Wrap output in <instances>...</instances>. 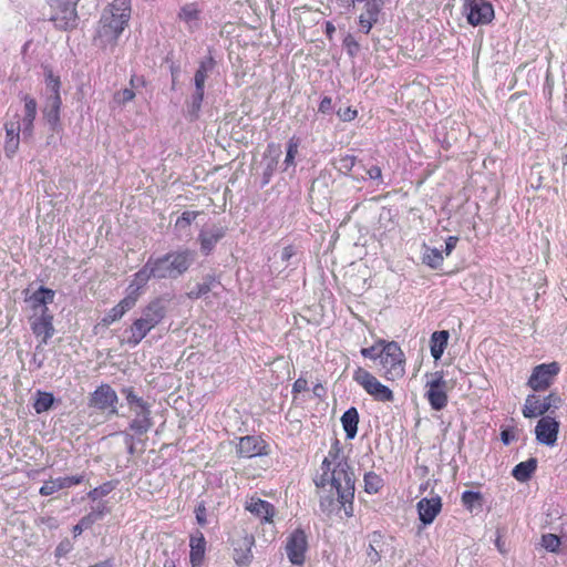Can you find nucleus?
Returning <instances> with one entry per match:
<instances>
[{
	"instance_id": "22",
	"label": "nucleus",
	"mask_w": 567,
	"mask_h": 567,
	"mask_svg": "<svg viewBox=\"0 0 567 567\" xmlns=\"http://www.w3.org/2000/svg\"><path fill=\"white\" fill-rule=\"evenodd\" d=\"M136 302L133 297L125 296L116 306L109 310L103 317L102 324L110 326L115 321H118L123 316L134 308Z\"/></svg>"
},
{
	"instance_id": "12",
	"label": "nucleus",
	"mask_w": 567,
	"mask_h": 567,
	"mask_svg": "<svg viewBox=\"0 0 567 567\" xmlns=\"http://www.w3.org/2000/svg\"><path fill=\"white\" fill-rule=\"evenodd\" d=\"M559 372V365L556 362L549 364H539L534 370L528 380V385L535 390L540 391L549 386L553 377Z\"/></svg>"
},
{
	"instance_id": "51",
	"label": "nucleus",
	"mask_w": 567,
	"mask_h": 567,
	"mask_svg": "<svg viewBox=\"0 0 567 567\" xmlns=\"http://www.w3.org/2000/svg\"><path fill=\"white\" fill-rule=\"evenodd\" d=\"M355 158L353 156H344L339 159V169L341 172H349L353 168Z\"/></svg>"
},
{
	"instance_id": "18",
	"label": "nucleus",
	"mask_w": 567,
	"mask_h": 567,
	"mask_svg": "<svg viewBox=\"0 0 567 567\" xmlns=\"http://www.w3.org/2000/svg\"><path fill=\"white\" fill-rule=\"evenodd\" d=\"M441 508L442 502L440 496L422 498L417 503V511L421 522L425 525L431 524L441 512Z\"/></svg>"
},
{
	"instance_id": "49",
	"label": "nucleus",
	"mask_w": 567,
	"mask_h": 567,
	"mask_svg": "<svg viewBox=\"0 0 567 567\" xmlns=\"http://www.w3.org/2000/svg\"><path fill=\"white\" fill-rule=\"evenodd\" d=\"M480 498H481V495L476 492L465 491L462 494V502L468 508H471L474 505V503L478 502Z\"/></svg>"
},
{
	"instance_id": "54",
	"label": "nucleus",
	"mask_w": 567,
	"mask_h": 567,
	"mask_svg": "<svg viewBox=\"0 0 567 567\" xmlns=\"http://www.w3.org/2000/svg\"><path fill=\"white\" fill-rule=\"evenodd\" d=\"M24 114L37 115V102L34 99L29 96L24 97Z\"/></svg>"
},
{
	"instance_id": "9",
	"label": "nucleus",
	"mask_w": 567,
	"mask_h": 567,
	"mask_svg": "<svg viewBox=\"0 0 567 567\" xmlns=\"http://www.w3.org/2000/svg\"><path fill=\"white\" fill-rule=\"evenodd\" d=\"M308 548L307 536L302 529L293 530L286 543V553L289 560L295 565H302Z\"/></svg>"
},
{
	"instance_id": "63",
	"label": "nucleus",
	"mask_w": 567,
	"mask_h": 567,
	"mask_svg": "<svg viewBox=\"0 0 567 567\" xmlns=\"http://www.w3.org/2000/svg\"><path fill=\"white\" fill-rule=\"evenodd\" d=\"M367 174L371 179H379L381 178V168L379 166H372L368 169Z\"/></svg>"
},
{
	"instance_id": "25",
	"label": "nucleus",
	"mask_w": 567,
	"mask_h": 567,
	"mask_svg": "<svg viewBox=\"0 0 567 567\" xmlns=\"http://www.w3.org/2000/svg\"><path fill=\"white\" fill-rule=\"evenodd\" d=\"M61 96L60 94L49 95L43 109V115L47 122L54 130L60 122V109H61Z\"/></svg>"
},
{
	"instance_id": "20",
	"label": "nucleus",
	"mask_w": 567,
	"mask_h": 567,
	"mask_svg": "<svg viewBox=\"0 0 567 567\" xmlns=\"http://www.w3.org/2000/svg\"><path fill=\"white\" fill-rule=\"evenodd\" d=\"M190 554L189 559L193 567L202 565L205 557L206 540L202 532L197 530L190 535L189 539Z\"/></svg>"
},
{
	"instance_id": "37",
	"label": "nucleus",
	"mask_w": 567,
	"mask_h": 567,
	"mask_svg": "<svg viewBox=\"0 0 567 567\" xmlns=\"http://www.w3.org/2000/svg\"><path fill=\"white\" fill-rule=\"evenodd\" d=\"M103 517V512H91L80 519V522L74 526L73 533L74 535H80L84 529L90 528L95 522L100 520Z\"/></svg>"
},
{
	"instance_id": "19",
	"label": "nucleus",
	"mask_w": 567,
	"mask_h": 567,
	"mask_svg": "<svg viewBox=\"0 0 567 567\" xmlns=\"http://www.w3.org/2000/svg\"><path fill=\"white\" fill-rule=\"evenodd\" d=\"M245 508L254 514L255 516L261 518L266 523H271L272 517L275 515V507L258 497H251L246 502Z\"/></svg>"
},
{
	"instance_id": "6",
	"label": "nucleus",
	"mask_w": 567,
	"mask_h": 567,
	"mask_svg": "<svg viewBox=\"0 0 567 567\" xmlns=\"http://www.w3.org/2000/svg\"><path fill=\"white\" fill-rule=\"evenodd\" d=\"M51 8V21L58 31L70 32L76 25V4L80 0H48Z\"/></svg>"
},
{
	"instance_id": "53",
	"label": "nucleus",
	"mask_w": 567,
	"mask_h": 567,
	"mask_svg": "<svg viewBox=\"0 0 567 567\" xmlns=\"http://www.w3.org/2000/svg\"><path fill=\"white\" fill-rule=\"evenodd\" d=\"M195 514H196V520L199 525L202 526H205L207 524V519H206V507L205 505L202 503L199 504L196 509H195Z\"/></svg>"
},
{
	"instance_id": "21",
	"label": "nucleus",
	"mask_w": 567,
	"mask_h": 567,
	"mask_svg": "<svg viewBox=\"0 0 567 567\" xmlns=\"http://www.w3.org/2000/svg\"><path fill=\"white\" fill-rule=\"evenodd\" d=\"M225 236L221 227H213L203 229L198 236L200 243V250L203 254L208 255L214 249L215 245Z\"/></svg>"
},
{
	"instance_id": "32",
	"label": "nucleus",
	"mask_w": 567,
	"mask_h": 567,
	"mask_svg": "<svg viewBox=\"0 0 567 567\" xmlns=\"http://www.w3.org/2000/svg\"><path fill=\"white\" fill-rule=\"evenodd\" d=\"M537 466V462L535 458H529L528 461L520 462L517 464L512 474L519 482H526L532 474L535 472Z\"/></svg>"
},
{
	"instance_id": "2",
	"label": "nucleus",
	"mask_w": 567,
	"mask_h": 567,
	"mask_svg": "<svg viewBox=\"0 0 567 567\" xmlns=\"http://www.w3.org/2000/svg\"><path fill=\"white\" fill-rule=\"evenodd\" d=\"M166 315L165 302L162 299L152 300L142 309L141 317L136 318L123 332V342L136 347Z\"/></svg>"
},
{
	"instance_id": "4",
	"label": "nucleus",
	"mask_w": 567,
	"mask_h": 567,
	"mask_svg": "<svg viewBox=\"0 0 567 567\" xmlns=\"http://www.w3.org/2000/svg\"><path fill=\"white\" fill-rule=\"evenodd\" d=\"M130 18V0H114L103 12L101 28L104 35L120 34Z\"/></svg>"
},
{
	"instance_id": "45",
	"label": "nucleus",
	"mask_w": 567,
	"mask_h": 567,
	"mask_svg": "<svg viewBox=\"0 0 567 567\" xmlns=\"http://www.w3.org/2000/svg\"><path fill=\"white\" fill-rule=\"evenodd\" d=\"M386 343L385 341L383 340H380L377 344L370 347V348H362L361 349V354L364 357V358H369V359H372V360H375V359H380V352H381V349L380 347L383 348V344Z\"/></svg>"
},
{
	"instance_id": "33",
	"label": "nucleus",
	"mask_w": 567,
	"mask_h": 567,
	"mask_svg": "<svg viewBox=\"0 0 567 567\" xmlns=\"http://www.w3.org/2000/svg\"><path fill=\"white\" fill-rule=\"evenodd\" d=\"M427 400L434 410H442L447 404V395L444 389H430L426 391Z\"/></svg>"
},
{
	"instance_id": "55",
	"label": "nucleus",
	"mask_w": 567,
	"mask_h": 567,
	"mask_svg": "<svg viewBox=\"0 0 567 567\" xmlns=\"http://www.w3.org/2000/svg\"><path fill=\"white\" fill-rule=\"evenodd\" d=\"M338 115L342 121H351L355 117L357 111L351 110L350 107H341L338 110Z\"/></svg>"
},
{
	"instance_id": "27",
	"label": "nucleus",
	"mask_w": 567,
	"mask_h": 567,
	"mask_svg": "<svg viewBox=\"0 0 567 567\" xmlns=\"http://www.w3.org/2000/svg\"><path fill=\"white\" fill-rule=\"evenodd\" d=\"M200 12L202 10L198 3H188L181 9L179 18L188 25L189 32H194L195 28L199 24Z\"/></svg>"
},
{
	"instance_id": "61",
	"label": "nucleus",
	"mask_w": 567,
	"mask_h": 567,
	"mask_svg": "<svg viewBox=\"0 0 567 567\" xmlns=\"http://www.w3.org/2000/svg\"><path fill=\"white\" fill-rule=\"evenodd\" d=\"M319 111L321 113H329L331 111V99L326 96L322 99L319 105Z\"/></svg>"
},
{
	"instance_id": "31",
	"label": "nucleus",
	"mask_w": 567,
	"mask_h": 567,
	"mask_svg": "<svg viewBox=\"0 0 567 567\" xmlns=\"http://www.w3.org/2000/svg\"><path fill=\"white\" fill-rule=\"evenodd\" d=\"M214 68V61L212 58H208L205 61L200 62L198 70L194 76L195 83V92H200L204 94V85L207 79V73Z\"/></svg>"
},
{
	"instance_id": "56",
	"label": "nucleus",
	"mask_w": 567,
	"mask_h": 567,
	"mask_svg": "<svg viewBox=\"0 0 567 567\" xmlns=\"http://www.w3.org/2000/svg\"><path fill=\"white\" fill-rule=\"evenodd\" d=\"M344 45L350 55H354L359 47V44L354 41V38H344Z\"/></svg>"
},
{
	"instance_id": "35",
	"label": "nucleus",
	"mask_w": 567,
	"mask_h": 567,
	"mask_svg": "<svg viewBox=\"0 0 567 567\" xmlns=\"http://www.w3.org/2000/svg\"><path fill=\"white\" fill-rule=\"evenodd\" d=\"M444 260L443 251L437 248L425 247V251L423 254V262L430 266L431 268H439Z\"/></svg>"
},
{
	"instance_id": "26",
	"label": "nucleus",
	"mask_w": 567,
	"mask_h": 567,
	"mask_svg": "<svg viewBox=\"0 0 567 567\" xmlns=\"http://www.w3.org/2000/svg\"><path fill=\"white\" fill-rule=\"evenodd\" d=\"M238 547H235L234 559L238 565H246L251 558V546L254 545V537L245 534V536L238 542Z\"/></svg>"
},
{
	"instance_id": "1",
	"label": "nucleus",
	"mask_w": 567,
	"mask_h": 567,
	"mask_svg": "<svg viewBox=\"0 0 567 567\" xmlns=\"http://www.w3.org/2000/svg\"><path fill=\"white\" fill-rule=\"evenodd\" d=\"M322 474L316 480V485L322 492H336L338 499L343 503L354 498V475L343 460L332 463L327 457L322 462Z\"/></svg>"
},
{
	"instance_id": "29",
	"label": "nucleus",
	"mask_w": 567,
	"mask_h": 567,
	"mask_svg": "<svg viewBox=\"0 0 567 567\" xmlns=\"http://www.w3.org/2000/svg\"><path fill=\"white\" fill-rule=\"evenodd\" d=\"M341 423L348 439H354L358 431L359 413L355 408H350L341 416Z\"/></svg>"
},
{
	"instance_id": "36",
	"label": "nucleus",
	"mask_w": 567,
	"mask_h": 567,
	"mask_svg": "<svg viewBox=\"0 0 567 567\" xmlns=\"http://www.w3.org/2000/svg\"><path fill=\"white\" fill-rule=\"evenodd\" d=\"M54 299V291L48 288L41 287L37 291L32 293L30 297V301L32 302L33 307L37 306H47L48 303H51Z\"/></svg>"
},
{
	"instance_id": "5",
	"label": "nucleus",
	"mask_w": 567,
	"mask_h": 567,
	"mask_svg": "<svg viewBox=\"0 0 567 567\" xmlns=\"http://www.w3.org/2000/svg\"><path fill=\"white\" fill-rule=\"evenodd\" d=\"M380 364L384 370L383 377L389 381L401 379L405 373L404 353L394 341L383 344L380 352Z\"/></svg>"
},
{
	"instance_id": "52",
	"label": "nucleus",
	"mask_w": 567,
	"mask_h": 567,
	"mask_svg": "<svg viewBox=\"0 0 567 567\" xmlns=\"http://www.w3.org/2000/svg\"><path fill=\"white\" fill-rule=\"evenodd\" d=\"M334 499L331 496H321L320 507L326 513H331L334 509Z\"/></svg>"
},
{
	"instance_id": "14",
	"label": "nucleus",
	"mask_w": 567,
	"mask_h": 567,
	"mask_svg": "<svg viewBox=\"0 0 567 567\" xmlns=\"http://www.w3.org/2000/svg\"><path fill=\"white\" fill-rule=\"evenodd\" d=\"M559 424L553 417H542L535 429L536 439L539 443L554 445L557 440Z\"/></svg>"
},
{
	"instance_id": "24",
	"label": "nucleus",
	"mask_w": 567,
	"mask_h": 567,
	"mask_svg": "<svg viewBox=\"0 0 567 567\" xmlns=\"http://www.w3.org/2000/svg\"><path fill=\"white\" fill-rule=\"evenodd\" d=\"M21 125L19 121H11L6 123V143L4 152L7 156L11 157L19 148Z\"/></svg>"
},
{
	"instance_id": "48",
	"label": "nucleus",
	"mask_w": 567,
	"mask_h": 567,
	"mask_svg": "<svg viewBox=\"0 0 567 567\" xmlns=\"http://www.w3.org/2000/svg\"><path fill=\"white\" fill-rule=\"evenodd\" d=\"M197 216L196 212H184L181 217L176 220V227L185 228L190 225L193 220H195Z\"/></svg>"
},
{
	"instance_id": "42",
	"label": "nucleus",
	"mask_w": 567,
	"mask_h": 567,
	"mask_svg": "<svg viewBox=\"0 0 567 567\" xmlns=\"http://www.w3.org/2000/svg\"><path fill=\"white\" fill-rule=\"evenodd\" d=\"M204 99V94L200 92H195L192 97V102L187 106V114L190 120H195L198 116V112L202 106V102Z\"/></svg>"
},
{
	"instance_id": "39",
	"label": "nucleus",
	"mask_w": 567,
	"mask_h": 567,
	"mask_svg": "<svg viewBox=\"0 0 567 567\" xmlns=\"http://www.w3.org/2000/svg\"><path fill=\"white\" fill-rule=\"evenodd\" d=\"M299 141L295 137L290 138L287 145V153L284 161V169L287 171L289 167L295 166V158L298 154Z\"/></svg>"
},
{
	"instance_id": "57",
	"label": "nucleus",
	"mask_w": 567,
	"mask_h": 567,
	"mask_svg": "<svg viewBox=\"0 0 567 567\" xmlns=\"http://www.w3.org/2000/svg\"><path fill=\"white\" fill-rule=\"evenodd\" d=\"M307 386H308V382L306 379H302V378H299L295 381L293 383V386H292V391L295 393H300L302 391H306L307 390Z\"/></svg>"
},
{
	"instance_id": "13",
	"label": "nucleus",
	"mask_w": 567,
	"mask_h": 567,
	"mask_svg": "<svg viewBox=\"0 0 567 567\" xmlns=\"http://www.w3.org/2000/svg\"><path fill=\"white\" fill-rule=\"evenodd\" d=\"M151 278H155V272L148 259L144 267L134 275L133 280L127 287L126 296L133 297L134 301L137 302L138 298L142 295V289L145 287V285L148 282Z\"/></svg>"
},
{
	"instance_id": "28",
	"label": "nucleus",
	"mask_w": 567,
	"mask_h": 567,
	"mask_svg": "<svg viewBox=\"0 0 567 567\" xmlns=\"http://www.w3.org/2000/svg\"><path fill=\"white\" fill-rule=\"evenodd\" d=\"M379 11L375 3H365V11L359 17V32H370L372 25L378 21Z\"/></svg>"
},
{
	"instance_id": "47",
	"label": "nucleus",
	"mask_w": 567,
	"mask_h": 567,
	"mask_svg": "<svg viewBox=\"0 0 567 567\" xmlns=\"http://www.w3.org/2000/svg\"><path fill=\"white\" fill-rule=\"evenodd\" d=\"M35 115L32 114H24L22 118L21 130L25 137H29L32 135L33 132V122H34Z\"/></svg>"
},
{
	"instance_id": "34",
	"label": "nucleus",
	"mask_w": 567,
	"mask_h": 567,
	"mask_svg": "<svg viewBox=\"0 0 567 567\" xmlns=\"http://www.w3.org/2000/svg\"><path fill=\"white\" fill-rule=\"evenodd\" d=\"M217 282L214 277L207 276L204 278L203 282L197 284L194 288L190 289L188 296L190 298H200L208 293L216 287Z\"/></svg>"
},
{
	"instance_id": "62",
	"label": "nucleus",
	"mask_w": 567,
	"mask_h": 567,
	"mask_svg": "<svg viewBox=\"0 0 567 567\" xmlns=\"http://www.w3.org/2000/svg\"><path fill=\"white\" fill-rule=\"evenodd\" d=\"M337 502L340 503L341 506L343 507L346 516L351 517L353 515V505H352L353 501H349L348 503H346V502L343 503L341 499L337 498Z\"/></svg>"
},
{
	"instance_id": "16",
	"label": "nucleus",
	"mask_w": 567,
	"mask_h": 567,
	"mask_svg": "<svg viewBox=\"0 0 567 567\" xmlns=\"http://www.w3.org/2000/svg\"><path fill=\"white\" fill-rule=\"evenodd\" d=\"M131 412L134 417L130 423V429L137 435L145 434L153 425L148 406L146 404L136 405V409Z\"/></svg>"
},
{
	"instance_id": "3",
	"label": "nucleus",
	"mask_w": 567,
	"mask_h": 567,
	"mask_svg": "<svg viewBox=\"0 0 567 567\" xmlns=\"http://www.w3.org/2000/svg\"><path fill=\"white\" fill-rule=\"evenodd\" d=\"M195 260L189 249L171 251L159 258H150L156 279H176L185 274Z\"/></svg>"
},
{
	"instance_id": "17",
	"label": "nucleus",
	"mask_w": 567,
	"mask_h": 567,
	"mask_svg": "<svg viewBox=\"0 0 567 567\" xmlns=\"http://www.w3.org/2000/svg\"><path fill=\"white\" fill-rule=\"evenodd\" d=\"M266 445L262 440L257 436L240 437L237 445V454L241 457H254L266 454Z\"/></svg>"
},
{
	"instance_id": "43",
	"label": "nucleus",
	"mask_w": 567,
	"mask_h": 567,
	"mask_svg": "<svg viewBox=\"0 0 567 567\" xmlns=\"http://www.w3.org/2000/svg\"><path fill=\"white\" fill-rule=\"evenodd\" d=\"M45 83L49 95L60 94L61 82L58 76H54L52 71L47 72Z\"/></svg>"
},
{
	"instance_id": "41",
	"label": "nucleus",
	"mask_w": 567,
	"mask_h": 567,
	"mask_svg": "<svg viewBox=\"0 0 567 567\" xmlns=\"http://www.w3.org/2000/svg\"><path fill=\"white\" fill-rule=\"evenodd\" d=\"M542 546L550 551V553H558L559 547L561 545L560 538L555 534H545L542 536Z\"/></svg>"
},
{
	"instance_id": "30",
	"label": "nucleus",
	"mask_w": 567,
	"mask_h": 567,
	"mask_svg": "<svg viewBox=\"0 0 567 567\" xmlns=\"http://www.w3.org/2000/svg\"><path fill=\"white\" fill-rule=\"evenodd\" d=\"M449 340V331H435L431 337V354L435 360L441 359Z\"/></svg>"
},
{
	"instance_id": "38",
	"label": "nucleus",
	"mask_w": 567,
	"mask_h": 567,
	"mask_svg": "<svg viewBox=\"0 0 567 567\" xmlns=\"http://www.w3.org/2000/svg\"><path fill=\"white\" fill-rule=\"evenodd\" d=\"M54 398L49 392H38V398L33 404L37 413H42L51 409Z\"/></svg>"
},
{
	"instance_id": "7",
	"label": "nucleus",
	"mask_w": 567,
	"mask_h": 567,
	"mask_svg": "<svg viewBox=\"0 0 567 567\" xmlns=\"http://www.w3.org/2000/svg\"><path fill=\"white\" fill-rule=\"evenodd\" d=\"M353 380L377 401L392 402L394 400L392 390L382 384L373 374L361 367L357 368L353 372Z\"/></svg>"
},
{
	"instance_id": "59",
	"label": "nucleus",
	"mask_w": 567,
	"mask_h": 567,
	"mask_svg": "<svg viewBox=\"0 0 567 567\" xmlns=\"http://www.w3.org/2000/svg\"><path fill=\"white\" fill-rule=\"evenodd\" d=\"M458 238L455 236H450L445 241V255L449 256L452 250L455 248Z\"/></svg>"
},
{
	"instance_id": "8",
	"label": "nucleus",
	"mask_w": 567,
	"mask_h": 567,
	"mask_svg": "<svg viewBox=\"0 0 567 567\" xmlns=\"http://www.w3.org/2000/svg\"><path fill=\"white\" fill-rule=\"evenodd\" d=\"M467 21L472 25L485 24L494 18V9L486 0H463Z\"/></svg>"
},
{
	"instance_id": "50",
	"label": "nucleus",
	"mask_w": 567,
	"mask_h": 567,
	"mask_svg": "<svg viewBox=\"0 0 567 567\" xmlns=\"http://www.w3.org/2000/svg\"><path fill=\"white\" fill-rule=\"evenodd\" d=\"M135 96V93L132 89H124L116 93L115 101L122 104H125L132 101Z\"/></svg>"
},
{
	"instance_id": "10",
	"label": "nucleus",
	"mask_w": 567,
	"mask_h": 567,
	"mask_svg": "<svg viewBox=\"0 0 567 567\" xmlns=\"http://www.w3.org/2000/svg\"><path fill=\"white\" fill-rule=\"evenodd\" d=\"M560 404V398L556 394H549L544 400H540L536 395H528L525 405L523 409V414L525 417H536L545 414L551 408H558Z\"/></svg>"
},
{
	"instance_id": "15",
	"label": "nucleus",
	"mask_w": 567,
	"mask_h": 567,
	"mask_svg": "<svg viewBox=\"0 0 567 567\" xmlns=\"http://www.w3.org/2000/svg\"><path fill=\"white\" fill-rule=\"evenodd\" d=\"M84 481V475H73L58 478H50L44 482L40 488L42 496H50L60 489L70 488L73 485L81 484Z\"/></svg>"
},
{
	"instance_id": "64",
	"label": "nucleus",
	"mask_w": 567,
	"mask_h": 567,
	"mask_svg": "<svg viewBox=\"0 0 567 567\" xmlns=\"http://www.w3.org/2000/svg\"><path fill=\"white\" fill-rule=\"evenodd\" d=\"M368 556L370 557L371 561L377 563L380 558L379 554L372 546H370V550L368 551Z\"/></svg>"
},
{
	"instance_id": "58",
	"label": "nucleus",
	"mask_w": 567,
	"mask_h": 567,
	"mask_svg": "<svg viewBox=\"0 0 567 567\" xmlns=\"http://www.w3.org/2000/svg\"><path fill=\"white\" fill-rule=\"evenodd\" d=\"M296 255L292 246H287L280 251L281 261H289L291 257Z\"/></svg>"
},
{
	"instance_id": "44",
	"label": "nucleus",
	"mask_w": 567,
	"mask_h": 567,
	"mask_svg": "<svg viewBox=\"0 0 567 567\" xmlns=\"http://www.w3.org/2000/svg\"><path fill=\"white\" fill-rule=\"evenodd\" d=\"M122 393L125 395L130 410L136 409V405H144L146 404L143 399L138 398L132 388H125L122 390Z\"/></svg>"
},
{
	"instance_id": "23",
	"label": "nucleus",
	"mask_w": 567,
	"mask_h": 567,
	"mask_svg": "<svg viewBox=\"0 0 567 567\" xmlns=\"http://www.w3.org/2000/svg\"><path fill=\"white\" fill-rule=\"evenodd\" d=\"M33 333L41 339V344H47L48 340L53 336L54 328L52 323V316L42 313L32 322Z\"/></svg>"
},
{
	"instance_id": "46",
	"label": "nucleus",
	"mask_w": 567,
	"mask_h": 567,
	"mask_svg": "<svg viewBox=\"0 0 567 567\" xmlns=\"http://www.w3.org/2000/svg\"><path fill=\"white\" fill-rule=\"evenodd\" d=\"M426 386L430 389H445L446 381L444 380L442 373L435 372L429 377Z\"/></svg>"
},
{
	"instance_id": "11",
	"label": "nucleus",
	"mask_w": 567,
	"mask_h": 567,
	"mask_svg": "<svg viewBox=\"0 0 567 567\" xmlns=\"http://www.w3.org/2000/svg\"><path fill=\"white\" fill-rule=\"evenodd\" d=\"M116 392L109 384H102L91 394L89 405L99 410H110L111 414H116Z\"/></svg>"
},
{
	"instance_id": "40",
	"label": "nucleus",
	"mask_w": 567,
	"mask_h": 567,
	"mask_svg": "<svg viewBox=\"0 0 567 567\" xmlns=\"http://www.w3.org/2000/svg\"><path fill=\"white\" fill-rule=\"evenodd\" d=\"M382 486V480L381 477L373 473L369 472L364 475V488L368 493H377Z\"/></svg>"
},
{
	"instance_id": "60",
	"label": "nucleus",
	"mask_w": 567,
	"mask_h": 567,
	"mask_svg": "<svg viewBox=\"0 0 567 567\" xmlns=\"http://www.w3.org/2000/svg\"><path fill=\"white\" fill-rule=\"evenodd\" d=\"M278 156H279V151L276 150V156L268 162L265 175L270 176L274 173V171L277 166V157Z\"/></svg>"
}]
</instances>
